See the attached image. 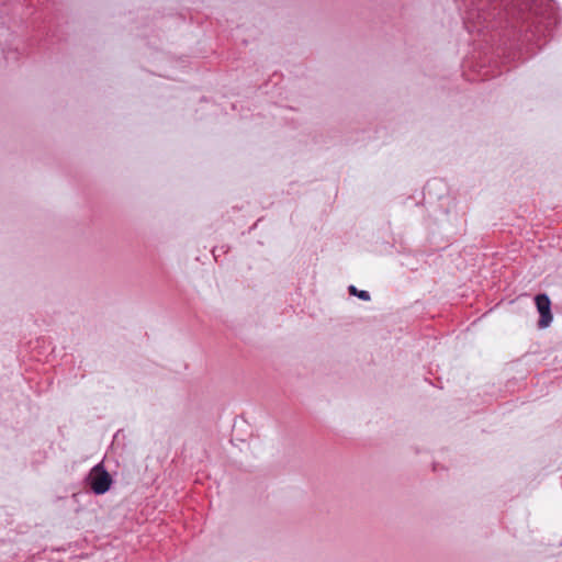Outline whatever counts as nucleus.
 Returning a JSON list of instances; mask_svg holds the SVG:
<instances>
[{"label":"nucleus","mask_w":562,"mask_h":562,"mask_svg":"<svg viewBox=\"0 0 562 562\" xmlns=\"http://www.w3.org/2000/svg\"><path fill=\"white\" fill-rule=\"evenodd\" d=\"M111 483L110 474L102 470L100 465L92 469L90 473V487L95 494H104L110 488Z\"/></svg>","instance_id":"1"},{"label":"nucleus","mask_w":562,"mask_h":562,"mask_svg":"<svg viewBox=\"0 0 562 562\" xmlns=\"http://www.w3.org/2000/svg\"><path fill=\"white\" fill-rule=\"evenodd\" d=\"M535 303L540 315L538 327L541 329L547 328L553 319V315L551 313V301L546 294H539L535 297Z\"/></svg>","instance_id":"2"},{"label":"nucleus","mask_w":562,"mask_h":562,"mask_svg":"<svg viewBox=\"0 0 562 562\" xmlns=\"http://www.w3.org/2000/svg\"><path fill=\"white\" fill-rule=\"evenodd\" d=\"M349 293L358 296L359 299H361L363 301L370 300V294L367 291H363V290L359 291L355 285L349 286Z\"/></svg>","instance_id":"3"}]
</instances>
